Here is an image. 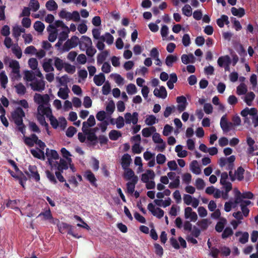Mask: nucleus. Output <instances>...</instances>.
Returning <instances> with one entry per match:
<instances>
[{
	"label": "nucleus",
	"instance_id": "obj_1",
	"mask_svg": "<svg viewBox=\"0 0 258 258\" xmlns=\"http://www.w3.org/2000/svg\"><path fill=\"white\" fill-rule=\"evenodd\" d=\"M11 116L17 126L18 130L24 135L26 133V125L23 123V118L25 116V113L23 109L20 107H17L11 113Z\"/></svg>",
	"mask_w": 258,
	"mask_h": 258
},
{
	"label": "nucleus",
	"instance_id": "obj_2",
	"mask_svg": "<svg viewBox=\"0 0 258 258\" xmlns=\"http://www.w3.org/2000/svg\"><path fill=\"white\" fill-rule=\"evenodd\" d=\"M79 38L76 36H72L64 43L62 50L64 52L69 51L71 49L76 47L78 45Z\"/></svg>",
	"mask_w": 258,
	"mask_h": 258
},
{
	"label": "nucleus",
	"instance_id": "obj_3",
	"mask_svg": "<svg viewBox=\"0 0 258 258\" xmlns=\"http://www.w3.org/2000/svg\"><path fill=\"white\" fill-rule=\"evenodd\" d=\"M34 100L35 103L39 105H48L50 98L48 94L41 95L36 93L34 96Z\"/></svg>",
	"mask_w": 258,
	"mask_h": 258
},
{
	"label": "nucleus",
	"instance_id": "obj_4",
	"mask_svg": "<svg viewBox=\"0 0 258 258\" xmlns=\"http://www.w3.org/2000/svg\"><path fill=\"white\" fill-rule=\"evenodd\" d=\"M29 171H25V173L30 178L34 179L36 181L40 180V175L38 173L37 167L35 165H30L28 167Z\"/></svg>",
	"mask_w": 258,
	"mask_h": 258
},
{
	"label": "nucleus",
	"instance_id": "obj_5",
	"mask_svg": "<svg viewBox=\"0 0 258 258\" xmlns=\"http://www.w3.org/2000/svg\"><path fill=\"white\" fill-rule=\"evenodd\" d=\"M78 44L80 49L82 51H85L87 48L91 46L92 42L91 38L87 36H82L80 40L79 39Z\"/></svg>",
	"mask_w": 258,
	"mask_h": 258
},
{
	"label": "nucleus",
	"instance_id": "obj_6",
	"mask_svg": "<svg viewBox=\"0 0 258 258\" xmlns=\"http://www.w3.org/2000/svg\"><path fill=\"white\" fill-rule=\"evenodd\" d=\"M139 114L137 112H134L132 114L130 112H127L124 114L125 122L126 124H136L138 122Z\"/></svg>",
	"mask_w": 258,
	"mask_h": 258
},
{
	"label": "nucleus",
	"instance_id": "obj_7",
	"mask_svg": "<svg viewBox=\"0 0 258 258\" xmlns=\"http://www.w3.org/2000/svg\"><path fill=\"white\" fill-rule=\"evenodd\" d=\"M147 208L153 216H156L159 219H161L164 216V211L159 208L155 209V206L152 203H149L148 205Z\"/></svg>",
	"mask_w": 258,
	"mask_h": 258
},
{
	"label": "nucleus",
	"instance_id": "obj_8",
	"mask_svg": "<svg viewBox=\"0 0 258 258\" xmlns=\"http://www.w3.org/2000/svg\"><path fill=\"white\" fill-rule=\"evenodd\" d=\"M220 126L224 132L227 133L234 128L233 123L228 121L224 116H222L220 120Z\"/></svg>",
	"mask_w": 258,
	"mask_h": 258
},
{
	"label": "nucleus",
	"instance_id": "obj_9",
	"mask_svg": "<svg viewBox=\"0 0 258 258\" xmlns=\"http://www.w3.org/2000/svg\"><path fill=\"white\" fill-rule=\"evenodd\" d=\"M30 86L32 90L35 91H42L45 89L44 81L42 80H36L31 83Z\"/></svg>",
	"mask_w": 258,
	"mask_h": 258
},
{
	"label": "nucleus",
	"instance_id": "obj_10",
	"mask_svg": "<svg viewBox=\"0 0 258 258\" xmlns=\"http://www.w3.org/2000/svg\"><path fill=\"white\" fill-rule=\"evenodd\" d=\"M47 30L50 32L48 38L49 41L51 42H54L56 40L57 35V30L55 26L53 25H49L47 27Z\"/></svg>",
	"mask_w": 258,
	"mask_h": 258
},
{
	"label": "nucleus",
	"instance_id": "obj_11",
	"mask_svg": "<svg viewBox=\"0 0 258 258\" xmlns=\"http://www.w3.org/2000/svg\"><path fill=\"white\" fill-rule=\"evenodd\" d=\"M154 95L158 98L165 99L167 96V92L164 86L160 87L159 89L155 88L153 91Z\"/></svg>",
	"mask_w": 258,
	"mask_h": 258
},
{
	"label": "nucleus",
	"instance_id": "obj_12",
	"mask_svg": "<svg viewBox=\"0 0 258 258\" xmlns=\"http://www.w3.org/2000/svg\"><path fill=\"white\" fill-rule=\"evenodd\" d=\"M84 177L88 180L90 183L95 186H97L96 181L97 179L94 174L91 172V170H88L85 171L84 174Z\"/></svg>",
	"mask_w": 258,
	"mask_h": 258
},
{
	"label": "nucleus",
	"instance_id": "obj_13",
	"mask_svg": "<svg viewBox=\"0 0 258 258\" xmlns=\"http://www.w3.org/2000/svg\"><path fill=\"white\" fill-rule=\"evenodd\" d=\"M37 140L36 135L33 134L30 137L24 136V143L30 147H33Z\"/></svg>",
	"mask_w": 258,
	"mask_h": 258
},
{
	"label": "nucleus",
	"instance_id": "obj_14",
	"mask_svg": "<svg viewBox=\"0 0 258 258\" xmlns=\"http://www.w3.org/2000/svg\"><path fill=\"white\" fill-rule=\"evenodd\" d=\"M37 218H40L42 220L44 221L51 220L53 219L52 215L49 208L47 209L44 210L43 212H41L38 215Z\"/></svg>",
	"mask_w": 258,
	"mask_h": 258
},
{
	"label": "nucleus",
	"instance_id": "obj_15",
	"mask_svg": "<svg viewBox=\"0 0 258 258\" xmlns=\"http://www.w3.org/2000/svg\"><path fill=\"white\" fill-rule=\"evenodd\" d=\"M246 143L248 146V148L247 149L248 154H253V152L257 149V146L254 145V140L250 137H247L246 138Z\"/></svg>",
	"mask_w": 258,
	"mask_h": 258
},
{
	"label": "nucleus",
	"instance_id": "obj_16",
	"mask_svg": "<svg viewBox=\"0 0 258 258\" xmlns=\"http://www.w3.org/2000/svg\"><path fill=\"white\" fill-rule=\"evenodd\" d=\"M46 156L48 158V161L49 164L51 165V159H58L59 158V155L57 152L54 150H50L48 148L46 149Z\"/></svg>",
	"mask_w": 258,
	"mask_h": 258
},
{
	"label": "nucleus",
	"instance_id": "obj_17",
	"mask_svg": "<svg viewBox=\"0 0 258 258\" xmlns=\"http://www.w3.org/2000/svg\"><path fill=\"white\" fill-rule=\"evenodd\" d=\"M132 162L131 156L127 153L124 154L121 158V166L123 169H125L130 165Z\"/></svg>",
	"mask_w": 258,
	"mask_h": 258
},
{
	"label": "nucleus",
	"instance_id": "obj_18",
	"mask_svg": "<svg viewBox=\"0 0 258 258\" xmlns=\"http://www.w3.org/2000/svg\"><path fill=\"white\" fill-rule=\"evenodd\" d=\"M39 113H41V115H45L47 117H50L52 115L51 109L49 107H45L42 104L39 105L37 108Z\"/></svg>",
	"mask_w": 258,
	"mask_h": 258
},
{
	"label": "nucleus",
	"instance_id": "obj_19",
	"mask_svg": "<svg viewBox=\"0 0 258 258\" xmlns=\"http://www.w3.org/2000/svg\"><path fill=\"white\" fill-rule=\"evenodd\" d=\"M10 67L12 68V72L20 77V64L19 62L16 60H13L10 62Z\"/></svg>",
	"mask_w": 258,
	"mask_h": 258
},
{
	"label": "nucleus",
	"instance_id": "obj_20",
	"mask_svg": "<svg viewBox=\"0 0 258 258\" xmlns=\"http://www.w3.org/2000/svg\"><path fill=\"white\" fill-rule=\"evenodd\" d=\"M138 181V177H135L132 181L127 182L126 188L128 194H132L135 191V185Z\"/></svg>",
	"mask_w": 258,
	"mask_h": 258
},
{
	"label": "nucleus",
	"instance_id": "obj_21",
	"mask_svg": "<svg viewBox=\"0 0 258 258\" xmlns=\"http://www.w3.org/2000/svg\"><path fill=\"white\" fill-rule=\"evenodd\" d=\"M181 61L183 63L187 64L189 63L195 62V57L192 53L189 54H182L181 57Z\"/></svg>",
	"mask_w": 258,
	"mask_h": 258
},
{
	"label": "nucleus",
	"instance_id": "obj_22",
	"mask_svg": "<svg viewBox=\"0 0 258 258\" xmlns=\"http://www.w3.org/2000/svg\"><path fill=\"white\" fill-rule=\"evenodd\" d=\"M42 64L44 71L46 72H51L54 71V68L52 67V59L51 58L45 59Z\"/></svg>",
	"mask_w": 258,
	"mask_h": 258
},
{
	"label": "nucleus",
	"instance_id": "obj_23",
	"mask_svg": "<svg viewBox=\"0 0 258 258\" xmlns=\"http://www.w3.org/2000/svg\"><path fill=\"white\" fill-rule=\"evenodd\" d=\"M155 177V173L152 170H147V172L142 174L141 180L144 182H148L149 179H153Z\"/></svg>",
	"mask_w": 258,
	"mask_h": 258
},
{
	"label": "nucleus",
	"instance_id": "obj_24",
	"mask_svg": "<svg viewBox=\"0 0 258 258\" xmlns=\"http://www.w3.org/2000/svg\"><path fill=\"white\" fill-rule=\"evenodd\" d=\"M95 84L98 86H101L105 81V77L103 73H100L97 75H95L93 79Z\"/></svg>",
	"mask_w": 258,
	"mask_h": 258
},
{
	"label": "nucleus",
	"instance_id": "obj_25",
	"mask_svg": "<svg viewBox=\"0 0 258 258\" xmlns=\"http://www.w3.org/2000/svg\"><path fill=\"white\" fill-rule=\"evenodd\" d=\"M38 150H35V149H31L30 152L31 154L35 158L39 159H42V160H45V155H44V152L41 149H37Z\"/></svg>",
	"mask_w": 258,
	"mask_h": 258
},
{
	"label": "nucleus",
	"instance_id": "obj_26",
	"mask_svg": "<svg viewBox=\"0 0 258 258\" xmlns=\"http://www.w3.org/2000/svg\"><path fill=\"white\" fill-rule=\"evenodd\" d=\"M124 170V172L123 174V177L126 180L132 181L133 179H134V177H138L135 175L134 171L132 169L127 168Z\"/></svg>",
	"mask_w": 258,
	"mask_h": 258
},
{
	"label": "nucleus",
	"instance_id": "obj_27",
	"mask_svg": "<svg viewBox=\"0 0 258 258\" xmlns=\"http://www.w3.org/2000/svg\"><path fill=\"white\" fill-rule=\"evenodd\" d=\"M58 228L59 231L62 234L66 232L68 233L70 230H72L73 229V227L71 225L64 222H61L58 225Z\"/></svg>",
	"mask_w": 258,
	"mask_h": 258
},
{
	"label": "nucleus",
	"instance_id": "obj_28",
	"mask_svg": "<svg viewBox=\"0 0 258 258\" xmlns=\"http://www.w3.org/2000/svg\"><path fill=\"white\" fill-rule=\"evenodd\" d=\"M109 54L108 50H104L98 54L97 57V62L98 65H100L103 63L106 59L107 56Z\"/></svg>",
	"mask_w": 258,
	"mask_h": 258
},
{
	"label": "nucleus",
	"instance_id": "obj_29",
	"mask_svg": "<svg viewBox=\"0 0 258 258\" xmlns=\"http://www.w3.org/2000/svg\"><path fill=\"white\" fill-rule=\"evenodd\" d=\"M218 65L220 67H222L226 64L231 63V59L228 55H225L224 56H220L219 57L217 61Z\"/></svg>",
	"mask_w": 258,
	"mask_h": 258
},
{
	"label": "nucleus",
	"instance_id": "obj_30",
	"mask_svg": "<svg viewBox=\"0 0 258 258\" xmlns=\"http://www.w3.org/2000/svg\"><path fill=\"white\" fill-rule=\"evenodd\" d=\"M231 12L233 15L240 18L242 17L245 14V10L243 8L237 9L235 7H232L231 9Z\"/></svg>",
	"mask_w": 258,
	"mask_h": 258
},
{
	"label": "nucleus",
	"instance_id": "obj_31",
	"mask_svg": "<svg viewBox=\"0 0 258 258\" xmlns=\"http://www.w3.org/2000/svg\"><path fill=\"white\" fill-rule=\"evenodd\" d=\"M54 65L57 71H60L64 68V65L66 62L58 57L54 58Z\"/></svg>",
	"mask_w": 258,
	"mask_h": 258
},
{
	"label": "nucleus",
	"instance_id": "obj_32",
	"mask_svg": "<svg viewBox=\"0 0 258 258\" xmlns=\"http://www.w3.org/2000/svg\"><path fill=\"white\" fill-rule=\"evenodd\" d=\"M190 168L191 171L196 174H199L201 173V170L197 160H194L191 162L190 164Z\"/></svg>",
	"mask_w": 258,
	"mask_h": 258
},
{
	"label": "nucleus",
	"instance_id": "obj_33",
	"mask_svg": "<svg viewBox=\"0 0 258 258\" xmlns=\"http://www.w3.org/2000/svg\"><path fill=\"white\" fill-rule=\"evenodd\" d=\"M217 24L220 28H223L224 26V23L227 25L229 23L228 17L225 15H222L220 18L217 20Z\"/></svg>",
	"mask_w": 258,
	"mask_h": 258
},
{
	"label": "nucleus",
	"instance_id": "obj_34",
	"mask_svg": "<svg viewBox=\"0 0 258 258\" xmlns=\"http://www.w3.org/2000/svg\"><path fill=\"white\" fill-rule=\"evenodd\" d=\"M178 59V57L176 55L169 54L167 56L165 59V63L168 67H171L173 64Z\"/></svg>",
	"mask_w": 258,
	"mask_h": 258
},
{
	"label": "nucleus",
	"instance_id": "obj_35",
	"mask_svg": "<svg viewBox=\"0 0 258 258\" xmlns=\"http://www.w3.org/2000/svg\"><path fill=\"white\" fill-rule=\"evenodd\" d=\"M69 88L67 86H66L65 88H60L59 90V91L57 93V95L59 97L62 99H66L69 97Z\"/></svg>",
	"mask_w": 258,
	"mask_h": 258
},
{
	"label": "nucleus",
	"instance_id": "obj_36",
	"mask_svg": "<svg viewBox=\"0 0 258 258\" xmlns=\"http://www.w3.org/2000/svg\"><path fill=\"white\" fill-rule=\"evenodd\" d=\"M244 169L241 167L240 166L237 168V170L235 171V174L236 177V179L240 181L243 180L244 179Z\"/></svg>",
	"mask_w": 258,
	"mask_h": 258
},
{
	"label": "nucleus",
	"instance_id": "obj_37",
	"mask_svg": "<svg viewBox=\"0 0 258 258\" xmlns=\"http://www.w3.org/2000/svg\"><path fill=\"white\" fill-rule=\"evenodd\" d=\"M15 88L17 93L19 95H23L26 92V88L22 83H19L15 85Z\"/></svg>",
	"mask_w": 258,
	"mask_h": 258
},
{
	"label": "nucleus",
	"instance_id": "obj_38",
	"mask_svg": "<svg viewBox=\"0 0 258 258\" xmlns=\"http://www.w3.org/2000/svg\"><path fill=\"white\" fill-rule=\"evenodd\" d=\"M155 132L156 128L154 126H151L143 128L142 133L143 136L147 138L150 137L151 135Z\"/></svg>",
	"mask_w": 258,
	"mask_h": 258
},
{
	"label": "nucleus",
	"instance_id": "obj_39",
	"mask_svg": "<svg viewBox=\"0 0 258 258\" xmlns=\"http://www.w3.org/2000/svg\"><path fill=\"white\" fill-rule=\"evenodd\" d=\"M58 165L57 166V169L58 171L63 172V170H66L68 169V165L67 161L63 159H60L59 160V162L58 163L57 162H56Z\"/></svg>",
	"mask_w": 258,
	"mask_h": 258
},
{
	"label": "nucleus",
	"instance_id": "obj_40",
	"mask_svg": "<svg viewBox=\"0 0 258 258\" xmlns=\"http://www.w3.org/2000/svg\"><path fill=\"white\" fill-rule=\"evenodd\" d=\"M85 135H87V139L88 141L93 142L92 144L93 145L96 144L98 140V137L94 132H91L89 131L86 134H85Z\"/></svg>",
	"mask_w": 258,
	"mask_h": 258
},
{
	"label": "nucleus",
	"instance_id": "obj_41",
	"mask_svg": "<svg viewBox=\"0 0 258 258\" xmlns=\"http://www.w3.org/2000/svg\"><path fill=\"white\" fill-rule=\"evenodd\" d=\"M121 136V133L116 130H111L109 133V139L112 141H116Z\"/></svg>",
	"mask_w": 258,
	"mask_h": 258
},
{
	"label": "nucleus",
	"instance_id": "obj_42",
	"mask_svg": "<svg viewBox=\"0 0 258 258\" xmlns=\"http://www.w3.org/2000/svg\"><path fill=\"white\" fill-rule=\"evenodd\" d=\"M20 202L19 200H9L6 204L7 208H9L15 210H20L18 207V203Z\"/></svg>",
	"mask_w": 258,
	"mask_h": 258
},
{
	"label": "nucleus",
	"instance_id": "obj_43",
	"mask_svg": "<svg viewBox=\"0 0 258 258\" xmlns=\"http://www.w3.org/2000/svg\"><path fill=\"white\" fill-rule=\"evenodd\" d=\"M255 94L252 92L248 93L244 98V101L248 106H251L252 105V102L254 99Z\"/></svg>",
	"mask_w": 258,
	"mask_h": 258
},
{
	"label": "nucleus",
	"instance_id": "obj_44",
	"mask_svg": "<svg viewBox=\"0 0 258 258\" xmlns=\"http://www.w3.org/2000/svg\"><path fill=\"white\" fill-rule=\"evenodd\" d=\"M46 8L49 11H55L57 9V5L53 0H49L45 5Z\"/></svg>",
	"mask_w": 258,
	"mask_h": 258
},
{
	"label": "nucleus",
	"instance_id": "obj_45",
	"mask_svg": "<svg viewBox=\"0 0 258 258\" xmlns=\"http://www.w3.org/2000/svg\"><path fill=\"white\" fill-rule=\"evenodd\" d=\"M233 234V231L232 228L230 227H227L223 230L222 234L221 237L223 239H225L228 237L232 235Z\"/></svg>",
	"mask_w": 258,
	"mask_h": 258
},
{
	"label": "nucleus",
	"instance_id": "obj_46",
	"mask_svg": "<svg viewBox=\"0 0 258 258\" xmlns=\"http://www.w3.org/2000/svg\"><path fill=\"white\" fill-rule=\"evenodd\" d=\"M247 89L246 86L244 83L240 84L237 87V94L239 95H244L246 93Z\"/></svg>",
	"mask_w": 258,
	"mask_h": 258
},
{
	"label": "nucleus",
	"instance_id": "obj_47",
	"mask_svg": "<svg viewBox=\"0 0 258 258\" xmlns=\"http://www.w3.org/2000/svg\"><path fill=\"white\" fill-rule=\"evenodd\" d=\"M234 191H235V200H234V204H238L240 203H241V204L242 203V199H243V198H242V194L240 192V191L239 190H238L237 189H234Z\"/></svg>",
	"mask_w": 258,
	"mask_h": 258
},
{
	"label": "nucleus",
	"instance_id": "obj_48",
	"mask_svg": "<svg viewBox=\"0 0 258 258\" xmlns=\"http://www.w3.org/2000/svg\"><path fill=\"white\" fill-rule=\"evenodd\" d=\"M44 24L41 21H37L34 24V29L38 32H42L44 30Z\"/></svg>",
	"mask_w": 258,
	"mask_h": 258
},
{
	"label": "nucleus",
	"instance_id": "obj_49",
	"mask_svg": "<svg viewBox=\"0 0 258 258\" xmlns=\"http://www.w3.org/2000/svg\"><path fill=\"white\" fill-rule=\"evenodd\" d=\"M60 18L62 19H66L67 20H72L71 13L70 12H67L65 10L63 9L58 14Z\"/></svg>",
	"mask_w": 258,
	"mask_h": 258
},
{
	"label": "nucleus",
	"instance_id": "obj_50",
	"mask_svg": "<svg viewBox=\"0 0 258 258\" xmlns=\"http://www.w3.org/2000/svg\"><path fill=\"white\" fill-rule=\"evenodd\" d=\"M183 14L187 17L191 16L192 14V9L189 5H185L182 9Z\"/></svg>",
	"mask_w": 258,
	"mask_h": 258
},
{
	"label": "nucleus",
	"instance_id": "obj_51",
	"mask_svg": "<svg viewBox=\"0 0 258 258\" xmlns=\"http://www.w3.org/2000/svg\"><path fill=\"white\" fill-rule=\"evenodd\" d=\"M60 151L63 157L66 158L69 163H71L72 159L69 157L71 156L70 152L68 151L65 148H62Z\"/></svg>",
	"mask_w": 258,
	"mask_h": 258
},
{
	"label": "nucleus",
	"instance_id": "obj_52",
	"mask_svg": "<svg viewBox=\"0 0 258 258\" xmlns=\"http://www.w3.org/2000/svg\"><path fill=\"white\" fill-rule=\"evenodd\" d=\"M29 6L33 12H36L40 7V5L37 0H30Z\"/></svg>",
	"mask_w": 258,
	"mask_h": 258
},
{
	"label": "nucleus",
	"instance_id": "obj_53",
	"mask_svg": "<svg viewBox=\"0 0 258 258\" xmlns=\"http://www.w3.org/2000/svg\"><path fill=\"white\" fill-rule=\"evenodd\" d=\"M195 185L198 189L202 190L204 189L206 185L203 179L198 178L196 180Z\"/></svg>",
	"mask_w": 258,
	"mask_h": 258
},
{
	"label": "nucleus",
	"instance_id": "obj_54",
	"mask_svg": "<svg viewBox=\"0 0 258 258\" xmlns=\"http://www.w3.org/2000/svg\"><path fill=\"white\" fill-rule=\"evenodd\" d=\"M64 69L66 72L71 74H74L76 71V68L74 66L67 62L66 63Z\"/></svg>",
	"mask_w": 258,
	"mask_h": 258
},
{
	"label": "nucleus",
	"instance_id": "obj_55",
	"mask_svg": "<svg viewBox=\"0 0 258 258\" xmlns=\"http://www.w3.org/2000/svg\"><path fill=\"white\" fill-rule=\"evenodd\" d=\"M155 252L160 257H161L163 254V249L162 247L158 243L154 244Z\"/></svg>",
	"mask_w": 258,
	"mask_h": 258
},
{
	"label": "nucleus",
	"instance_id": "obj_56",
	"mask_svg": "<svg viewBox=\"0 0 258 258\" xmlns=\"http://www.w3.org/2000/svg\"><path fill=\"white\" fill-rule=\"evenodd\" d=\"M126 91L128 94L132 95L137 92V89L134 84L131 83L127 86Z\"/></svg>",
	"mask_w": 258,
	"mask_h": 258
},
{
	"label": "nucleus",
	"instance_id": "obj_57",
	"mask_svg": "<svg viewBox=\"0 0 258 258\" xmlns=\"http://www.w3.org/2000/svg\"><path fill=\"white\" fill-rule=\"evenodd\" d=\"M226 223V220L224 219V221H219L217 223L215 226V230L218 232H221L225 226V224Z\"/></svg>",
	"mask_w": 258,
	"mask_h": 258
},
{
	"label": "nucleus",
	"instance_id": "obj_58",
	"mask_svg": "<svg viewBox=\"0 0 258 258\" xmlns=\"http://www.w3.org/2000/svg\"><path fill=\"white\" fill-rule=\"evenodd\" d=\"M13 53L16 55V56L18 58L20 59L22 57V50L20 47H19L18 45L17 46H15L12 48V49Z\"/></svg>",
	"mask_w": 258,
	"mask_h": 258
},
{
	"label": "nucleus",
	"instance_id": "obj_59",
	"mask_svg": "<svg viewBox=\"0 0 258 258\" xmlns=\"http://www.w3.org/2000/svg\"><path fill=\"white\" fill-rule=\"evenodd\" d=\"M111 91V87L108 81L105 83L102 87V94L104 95H108Z\"/></svg>",
	"mask_w": 258,
	"mask_h": 258
},
{
	"label": "nucleus",
	"instance_id": "obj_60",
	"mask_svg": "<svg viewBox=\"0 0 258 258\" xmlns=\"http://www.w3.org/2000/svg\"><path fill=\"white\" fill-rule=\"evenodd\" d=\"M28 64L30 68L33 70H35L37 68L38 61L35 58H31L28 60Z\"/></svg>",
	"mask_w": 258,
	"mask_h": 258
},
{
	"label": "nucleus",
	"instance_id": "obj_61",
	"mask_svg": "<svg viewBox=\"0 0 258 258\" xmlns=\"http://www.w3.org/2000/svg\"><path fill=\"white\" fill-rule=\"evenodd\" d=\"M37 120L43 126H44L46 130H48L49 127L48 124L46 122L45 118L43 115L40 114L37 116Z\"/></svg>",
	"mask_w": 258,
	"mask_h": 258
},
{
	"label": "nucleus",
	"instance_id": "obj_62",
	"mask_svg": "<svg viewBox=\"0 0 258 258\" xmlns=\"http://www.w3.org/2000/svg\"><path fill=\"white\" fill-rule=\"evenodd\" d=\"M45 173L47 178L51 183L53 184H56L57 183V180L53 173L51 172L49 170H46Z\"/></svg>",
	"mask_w": 258,
	"mask_h": 258
},
{
	"label": "nucleus",
	"instance_id": "obj_63",
	"mask_svg": "<svg viewBox=\"0 0 258 258\" xmlns=\"http://www.w3.org/2000/svg\"><path fill=\"white\" fill-rule=\"evenodd\" d=\"M77 132V129L72 126L69 127L66 131V136L69 138H72Z\"/></svg>",
	"mask_w": 258,
	"mask_h": 258
},
{
	"label": "nucleus",
	"instance_id": "obj_64",
	"mask_svg": "<svg viewBox=\"0 0 258 258\" xmlns=\"http://www.w3.org/2000/svg\"><path fill=\"white\" fill-rule=\"evenodd\" d=\"M220 252V250L215 247H212L211 248V252L210 255L213 258H218V255Z\"/></svg>",
	"mask_w": 258,
	"mask_h": 258
}]
</instances>
